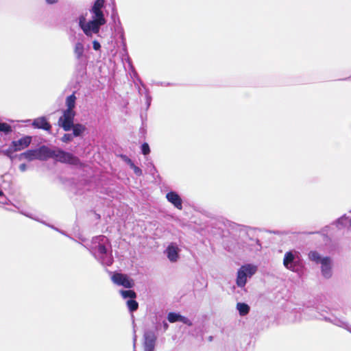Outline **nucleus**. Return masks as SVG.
<instances>
[{
    "mask_svg": "<svg viewBox=\"0 0 351 351\" xmlns=\"http://www.w3.org/2000/svg\"><path fill=\"white\" fill-rule=\"evenodd\" d=\"M105 0H96L88 12L82 13L77 18L78 26L88 38L98 35L101 27L106 23L103 8Z\"/></svg>",
    "mask_w": 351,
    "mask_h": 351,
    "instance_id": "nucleus-1",
    "label": "nucleus"
},
{
    "mask_svg": "<svg viewBox=\"0 0 351 351\" xmlns=\"http://www.w3.org/2000/svg\"><path fill=\"white\" fill-rule=\"evenodd\" d=\"M108 239L103 235L95 237L91 243L90 250L97 259L103 265H110L113 258Z\"/></svg>",
    "mask_w": 351,
    "mask_h": 351,
    "instance_id": "nucleus-2",
    "label": "nucleus"
},
{
    "mask_svg": "<svg viewBox=\"0 0 351 351\" xmlns=\"http://www.w3.org/2000/svg\"><path fill=\"white\" fill-rule=\"evenodd\" d=\"M308 259L315 264L320 265L322 276L328 279L332 276L333 261L331 257L322 256L316 250H311L308 254Z\"/></svg>",
    "mask_w": 351,
    "mask_h": 351,
    "instance_id": "nucleus-3",
    "label": "nucleus"
},
{
    "mask_svg": "<svg viewBox=\"0 0 351 351\" xmlns=\"http://www.w3.org/2000/svg\"><path fill=\"white\" fill-rule=\"evenodd\" d=\"M282 264L287 269L298 272L302 265L300 252L295 250L287 251L284 254Z\"/></svg>",
    "mask_w": 351,
    "mask_h": 351,
    "instance_id": "nucleus-4",
    "label": "nucleus"
},
{
    "mask_svg": "<svg viewBox=\"0 0 351 351\" xmlns=\"http://www.w3.org/2000/svg\"><path fill=\"white\" fill-rule=\"evenodd\" d=\"M257 271V266L252 264H246L241 266L238 271L236 280V284L239 287H244L247 282V279L252 278Z\"/></svg>",
    "mask_w": 351,
    "mask_h": 351,
    "instance_id": "nucleus-5",
    "label": "nucleus"
},
{
    "mask_svg": "<svg viewBox=\"0 0 351 351\" xmlns=\"http://www.w3.org/2000/svg\"><path fill=\"white\" fill-rule=\"evenodd\" d=\"M53 158L58 162L73 165H77L80 162L77 157L61 149L54 150Z\"/></svg>",
    "mask_w": 351,
    "mask_h": 351,
    "instance_id": "nucleus-6",
    "label": "nucleus"
},
{
    "mask_svg": "<svg viewBox=\"0 0 351 351\" xmlns=\"http://www.w3.org/2000/svg\"><path fill=\"white\" fill-rule=\"evenodd\" d=\"M75 111L64 110L62 116L58 120V125L62 127L64 131H69L73 124Z\"/></svg>",
    "mask_w": 351,
    "mask_h": 351,
    "instance_id": "nucleus-7",
    "label": "nucleus"
},
{
    "mask_svg": "<svg viewBox=\"0 0 351 351\" xmlns=\"http://www.w3.org/2000/svg\"><path fill=\"white\" fill-rule=\"evenodd\" d=\"M112 281L119 286H123L125 288H132L134 286L133 280L127 275L114 273L111 276Z\"/></svg>",
    "mask_w": 351,
    "mask_h": 351,
    "instance_id": "nucleus-8",
    "label": "nucleus"
},
{
    "mask_svg": "<svg viewBox=\"0 0 351 351\" xmlns=\"http://www.w3.org/2000/svg\"><path fill=\"white\" fill-rule=\"evenodd\" d=\"M180 248L174 243H170L165 250V254L171 262H176L179 259Z\"/></svg>",
    "mask_w": 351,
    "mask_h": 351,
    "instance_id": "nucleus-9",
    "label": "nucleus"
},
{
    "mask_svg": "<svg viewBox=\"0 0 351 351\" xmlns=\"http://www.w3.org/2000/svg\"><path fill=\"white\" fill-rule=\"evenodd\" d=\"M144 351H154L155 347L156 335L152 331H147L144 335Z\"/></svg>",
    "mask_w": 351,
    "mask_h": 351,
    "instance_id": "nucleus-10",
    "label": "nucleus"
},
{
    "mask_svg": "<svg viewBox=\"0 0 351 351\" xmlns=\"http://www.w3.org/2000/svg\"><path fill=\"white\" fill-rule=\"evenodd\" d=\"M166 198L176 208L179 210L182 209V200L178 193L175 191H170L167 193Z\"/></svg>",
    "mask_w": 351,
    "mask_h": 351,
    "instance_id": "nucleus-11",
    "label": "nucleus"
},
{
    "mask_svg": "<svg viewBox=\"0 0 351 351\" xmlns=\"http://www.w3.org/2000/svg\"><path fill=\"white\" fill-rule=\"evenodd\" d=\"M32 141V137L29 136H25L22 137L21 138L17 141H13L12 142V145L15 147L14 150H16V152L21 151L25 148H27Z\"/></svg>",
    "mask_w": 351,
    "mask_h": 351,
    "instance_id": "nucleus-12",
    "label": "nucleus"
},
{
    "mask_svg": "<svg viewBox=\"0 0 351 351\" xmlns=\"http://www.w3.org/2000/svg\"><path fill=\"white\" fill-rule=\"evenodd\" d=\"M37 151V159L40 160H45L49 158H53L54 150H51L47 147H41L36 149Z\"/></svg>",
    "mask_w": 351,
    "mask_h": 351,
    "instance_id": "nucleus-13",
    "label": "nucleus"
},
{
    "mask_svg": "<svg viewBox=\"0 0 351 351\" xmlns=\"http://www.w3.org/2000/svg\"><path fill=\"white\" fill-rule=\"evenodd\" d=\"M32 125L36 128H40L45 130H49L51 125L48 123L45 117H41L34 120Z\"/></svg>",
    "mask_w": 351,
    "mask_h": 351,
    "instance_id": "nucleus-14",
    "label": "nucleus"
},
{
    "mask_svg": "<svg viewBox=\"0 0 351 351\" xmlns=\"http://www.w3.org/2000/svg\"><path fill=\"white\" fill-rule=\"evenodd\" d=\"M337 226L346 227L351 229V211L347 215H345L337 220Z\"/></svg>",
    "mask_w": 351,
    "mask_h": 351,
    "instance_id": "nucleus-15",
    "label": "nucleus"
},
{
    "mask_svg": "<svg viewBox=\"0 0 351 351\" xmlns=\"http://www.w3.org/2000/svg\"><path fill=\"white\" fill-rule=\"evenodd\" d=\"M76 99L77 98L74 93L68 96L65 101L66 106V109L65 110L75 111L74 108L75 107Z\"/></svg>",
    "mask_w": 351,
    "mask_h": 351,
    "instance_id": "nucleus-16",
    "label": "nucleus"
},
{
    "mask_svg": "<svg viewBox=\"0 0 351 351\" xmlns=\"http://www.w3.org/2000/svg\"><path fill=\"white\" fill-rule=\"evenodd\" d=\"M19 158L20 159L25 158L29 161L36 160L37 159V151L36 149L28 150L22 153Z\"/></svg>",
    "mask_w": 351,
    "mask_h": 351,
    "instance_id": "nucleus-17",
    "label": "nucleus"
},
{
    "mask_svg": "<svg viewBox=\"0 0 351 351\" xmlns=\"http://www.w3.org/2000/svg\"><path fill=\"white\" fill-rule=\"evenodd\" d=\"M84 51V47L82 43L77 42L74 46V53L77 59L80 60Z\"/></svg>",
    "mask_w": 351,
    "mask_h": 351,
    "instance_id": "nucleus-18",
    "label": "nucleus"
},
{
    "mask_svg": "<svg viewBox=\"0 0 351 351\" xmlns=\"http://www.w3.org/2000/svg\"><path fill=\"white\" fill-rule=\"evenodd\" d=\"M330 322L335 325L343 328L351 332V326H350L346 321L337 317H335L334 319H331Z\"/></svg>",
    "mask_w": 351,
    "mask_h": 351,
    "instance_id": "nucleus-19",
    "label": "nucleus"
},
{
    "mask_svg": "<svg viewBox=\"0 0 351 351\" xmlns=\"http://www.w3.org/2000/svg\"><path fill=\"white\" fill-rule=\"evenodd\" d=\"M237 310L241 316L246 315L250 311V306L243 302H238L237 304Z\"/></svg>",
    "mask_w": 351,
    "mask_h": 351,
    "instance_id": "nucleus-20",
    "label": "nucleus"
},
{
    "mask_svg": "<svg viewBox=\"0 0 351 351\" xmlns=\"http://www.w3.org/2000/svg\"><path fill=\"white\" fill-rule=\"evenodd\" d=\"M73 135L75 136H80L86 130V127L82 124H73Z\"/></svg>",
    "mask_w": 351,
    "mask_h": 351,
    "instance_id": "nucleus-21",
    "label": "nucleus"
},
{
    "mask_svg": "<svg viewBox=\"0 0 351 351\" xmlns=\"http://www.w3.org/2000/svg\"><path fill=\"white\" fill-rule=\"evenodd\" d=\"M120 294L123 297V298L126 299H134L136 297V293L132 290H121Z\"/></svg>",
    "mask_w": 351,
    "mask_h": 351,
    "instance_id": "nucleus-22",
    "label": "nucleus"
},
{
    "mask_svg": "<svg viewBox=\"0 0 351 351\" xmlns=\"http://www.w3.org/2000/svg\"><path fill=\"white\" fill-rule=\"evenodd\" d=\"M15 149V147H14V145H12V143H11L10 145L9 146V147L8 149H3L1 151V153L9 157L11 160H13V154L14 152H16V150H14Z\"/></svg>",
    "mask_w": 351,
    "mask_h": 351,
    "instance_id": "nucleus-23",
    "label": "nucleus"
},
{
    "mask_svg": "<svg viewBox=\"0 0 351 351\" xmlns=\"http://www.w3.org/2000/svg\"><path fill=\"white\" fill-rule=\"evenodd\" d=\"M126 304L128 308L131 312L136 311L138 307V302L136 300H134V299H129L127 301Z\"/></svg>",
    "mask_w": 351,
    "mask_h": 351,
    "instance_id": "nucleus-24",
    "label": "nucleus"
},
{
    "mask_svg": "<svg viewBox=\"0 0 351 351\" xmlns=\"http://www.w3.org/2000/svg\"><path fill=\"white\" fill-rule=\"evenodd\" d=\"M180 314L176 313H169L167 316L168 321L174 323L180 321Z\"/></svg>",
    "mask_w": 351,
    "mask_h": 351,
    "instance_id": "nucleus-25",
    "label": "nucleus"
},
{
    "mask_svg": "<svg viewBox=\"0 0 351 351\" xmlns=\"http://www.w3.org/2000/svg\"><path fill=\"white\" fill-rule=\"evenodd\" d=\"M128 163L136 176H140L142 175V170L139 167H136L130 159L128 160Z\"/></svg>",
    "mask_w": 351,
    "mask_h": 351,
    "instance_id": "nucleus-26",
    "label": "nucleus"
},
{
    "mask_svg": "<svg viewBox=\"0 0 351 351\" xmlns=\"http://www.w3.org/2000/svg\"><path fill=\"white\" fill-rule=\"evenodd\" d=\"M0 132L8 134L12 132V128L6 123H0Z\"/></svg>",
    "mask_w": 351,
    "mask_h": 351,
    "instance_id": "nucleus-27",
    "label": "nucleus"
},
{
    "mask_svg": "<svg viewBox=\"0 0 351 351\" xmlns=\"http://www.w3.org/2000/svg\"><path fill=\"white\" fill-rule=\"evenodd\" d=\"M141 151L144 155H147L150 152L149 146L147 143H145L141 146Z\"/></svg>",
    "mask_w": 351,
    "mask_h": 351,
    "instance_id": "nucleus-28",
    "label": "nucleus"
},
{
    "mask_svg": "<svg viewBox=\"0 0 351 351\" xmlns=\"http://www.w3.org/2000/svg\"><path fill=\"white\" fill-rule=\"evenodd\" d=\"M73 139V134H65L62 137V141L64 143H68V142H70Z\"/></svg>",
    "mask_w": 351,
    "mask_h": 351,
    "instance_id": "nucleus-29",
    "label": "nucleus"
},
{
    "mask_svg": "<svg viewBox=\"0 0 351 351\" xmlns=\"http://www.w3.org/2000/svg\"><path fill=\"white\" fill-rule=\"evenodd\" d=\"M179 322H181L188 326H192V322L190 319H189L187 317H184L182 315H180Z\"/></svg>",
    "mask_w": 351,
    "mask_h": 351,
    "instance_id": "nucleus-30",
    "label": "nucleus"
},
{
    "mask_svg": "<svg viewBox=\"0 0 351 351\" xmlns=\"http://www.w3.org/2000/svg\"><path fill=\"white\" fill-rule=\"evenodd\" d=\"M93 48L95 51H99L100 49L101 45L99 44V43L97 40H94L93 41Z\"/></svg>",
    "mask_w": 351,
    "mask_h": 351,
    "instance_id": "nucleus-31",
    "label": "nucleus"
},
{
    "mask_svg": "<svg viewBox=\"0 0 351 351\" xmlns=\"http://www.w3.org/2000/svg\"><path fill=\"white\" fill-rule=\"evenodd\" d=\"M5 202V197L3 193L0 190V203L4 204Z\"/></svg>",
    "mask_w": 351,
    "mask_h": 351,
    "instance_id": "nucleus-32",
    "label": "nucleus"
},
{
    "mask_svg": "<svg viewBox=\"0 0 351 351\" xmlns=\"http://www.w3.org/2000/svg\"><path fill=\"white\" fill-rule=\"evenodd\" d=\"M19 169L23 172L27 170V165L25 164H21L19 165Z\"/></svg>",
    "mask_w": 351,
    "mask_h": 351,
    "instance_id": "nucleus-33",
    "label": "nucleus"
},
{
    "mask_svg": "<svg viewBox=\"0 0 351 351\" xmlns=\"http://www.w3.org/2000/svg\"><path fill=\"white\" fill-rule=\"evenodd\" d=\"M146 98H147V106H149L150 105V102H151V97L148 94H147Z\"/></svg>",
    "mask_w": 351,
    "mask_h": 351,
    "instance_id": "nucleus-34",
    "label": "nucleus"
},
{
    "mask_svg": "<svg viewBox=\"0 0 351 351\" xmlns=\"http://www.w3.org/2000/svg\"><path fill=\"white\" fill-rule=\"evenodd\" d=\"M48 4H53L58 2V0H45Z\"/></svg>",
    "mask_w": 351,
    "mask_h": 351,
    "instance_id": "nucleus-35",
    "label": "nucleus"
},
{
    "mask_svg": "<svg viewBox=\"0 0 351 351\" xmlns=\"http://www.w3.org/2000/svg\"><path fill=\"white\" fill-rule=\"evenodd\" d=\"M136 339H134V347L135 348Z\"/></svg>",
    "mask_w": 351,
    "mask_h": 351,
    "instance_id": "nucleus-36",
    "label": "nucleus"
},
{
    "mask_svg": "<svg viewBox=\"0 0 351 351\" xmlns=\"http://www.w3.org/2000/svg\"><path fill=\"white\" fill-rule=\"evenodd\" d=\"M135 351V350H134Z\"/></svg>",
    "mask_w": 351,
    "mask_h": 351,
    "instance_id": "nucleus-37",
    "label": "nucleus"
}]
</instances>
